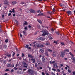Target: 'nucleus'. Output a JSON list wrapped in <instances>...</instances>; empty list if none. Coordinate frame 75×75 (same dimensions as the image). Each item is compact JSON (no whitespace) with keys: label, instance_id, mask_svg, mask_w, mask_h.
Returning <instances> with one entry per match:
<instances>
[{"label":"nucleus","instance_id":"35","mask_svg":"<svg viewBox=\"0 0 75 75\" xmlns=\"http://www.w3.org/2000/svg\"><path fill=\"white\" fill-rule=\"evenodd\" d=\"M21 4H24L25 3L24 2H22L21 3Z\"/></svg>","mask_w":75,"mask_h":75},{"label":"nucleus","instance_id":"62","mask_svg":"<svg viewBox=\"0 0 75 75\" xmlns=\"http://www.w3.org/2000/svg\"><path fill=\"white\" fill-rule=\"evenodd\" d=\"M38 16H41V13H40V14H38Z\"/></svg>","mask_w":75,"mask_h":75},{"label":"nucleus","instance_id":"16","mask_svg":"<svg viewBox=\"0 0 75 75\" xmlns=\"http://www.w3.org/2000/svg\"><path fill=\"white\" fill-rule=\"evenodd\" d=\"M46 45H50V43L49 42H46Z\"/></svg>","mask_w":75,"mask_h":75},{"label":"nucleus","instance_id":"57","mask_svg":"<svg viewBox=\"0 0 75 75\" xmlns=\"http://www.w3.org/2000/svg\"><path fill=\"white\" fill-rule=\"evenodd\" d=\"M11 72H14V70L13 69H12L11 71Z\"/></svg>","mask_w":75,"mask_h":75},{"label":"nucleus","instance_id":"10","mask_svg":"<svg viewBox=\"0 0 75 75\" xmlns=\"http://www.w3.org/2000/svg\"><path fill=\"white\" fill-rule=\"evenodd\" d=\"M67 13L68 14H69L70 15H71V14H72V12L70 11H67Z\"/></svg>","mask_w":75,"mask_h":75},{"label":"nucleus","instance_id":"12","mask_svg":"<svg viewBox=\"0 0 75 75\" xmlns=\"http://www.w3.org/2000/svg\"><path fill=\"white\" fill-rule=\"evenodd\" d=\"M31 60L32 61V62L33 63H35V59L34 58H32L31 59Z\"/></svg>","mask_w":75,"mask_h":75},{"label":"nucleus","instance_id":"3","mask_svg":"<svg viewBox=\"0 0 75 75\" xmlns=\"http://www.w3.org/2000/svg\"><path fill=\"white\" fill-rule=\"evenodd\" d=\"M65 54V52L64 51H62L61 52V56L62 57H64Z\"/></svg>","mask_w":75,"mask_h":75},{"label":"nucleus","instance_id":"4","mask_svg":"<svg viewBox=\"0 0 75 75\" xmlns=\"http://www.w3.org/2000/svg\"><path fill=\"white\" fill-rule=\"evenodd\" d=\"M40 53H41V54H43L44 53V49L42 48H41L40 50V51H39Z\"/></svg>","mask_w":75,"mask_h":75},{"label":"nucleus","instance_id":"9","mask_svg":"<svg viewBox=\"0 0 75 75\" xmlns=\"http://www.w3.org/2000/svg\"><path fill=\"white\" fill-rule=\"evenodd\" d=\"M42 62H45V58H44V56H42Z\"/></svg>","mask_w":75,"mask_h":75},{"label":"nucleus","instance_id":"46","mask_svg":"<svg viewBox=\"0 0 75 75\" xmlns=\"http://www.w3.org/2000/svg\"><path fill=\"white\" fill-rule=\"evenodd\" d=\"M19 11H21V12H22V9L21 8H20Z\"/></svg>","mask_w":75,"mask_h":75},{"label":"nucleus","instance_id":"39","mask_svg":"<svg viewBox=\"0 0 75 75\" xmlns=\"http://www.w3.org/2000/svg\"><path fill=\"white\" fill-rule=\"evenodd\" d=\"M37 13H41V11H40V10H38L37 11Z\"/></svg>","mask_w":75,"mask_h":75},{"label":"nucleus","instance_id":"31","mask_svg":"<svg viewBox=\"0 0 75 75\" xmlns=\"http://www.w3.org/2000/svg\"><path fill=\"white\" fill-rule=\"evenodd\" d=\"M52 70L54 71H56V69H55L52 68Z\"/></svg>","mask_w":75,"mask_h":75},{"label":"nucleus","instance_id":"5","mask_svg":"<svg viewBox=\"0 0 75 75\" xmlns=\"http://www.w3.org/2000/svg\"><path fill=\"white\" fill-rule=\"evenodd\" d=\"M53 67V68H57V67H58L57 64L56 63L54 64Z\"/></svg>","mask_w":75,"mask_h":75},{"label":"nucleus","instance_id":"7","mask_svg":"<svg viewBox=\"0 0 75 75\" xmlns=\"http://www.w3.org/2000/svg\"><path fill=\"white\" fill-rule=\"evenodd\" d=\"M11 66H12V65L11 63H8L7 64V67H11Z\"/></svg>","mask_w":75,"mask_h":75},{"label":"nucleus","instance_id":"61","mask_svg":"<svg viewBox=\"0 0 75 75\" xmlns=\"http://www.w3.org/2000/svg\"><path fill=\"white\" fill-rule=\"evenodd\" d=\"M55 61H53L52 62V64H54V63H55Z\"/></svg>","mask_w":75,"mask_h":75},{"label":"nucleus","instance_id":"21","mask_svg":"<svg viewBox=\"0 0 75 75\" xmlns=\"http://www.w3.org/2000/svg\"><path fill=\"white\" fill-rule=\"evenodd\" d=\"M69 54L70 55L72 56V57H74V55H73L72 53H71V52H69Z\"/></svg>","mask_w":75,"mask_h":75},{"label":"nucleus","instance_id":"40","mask_svg":"<svg viewBox=\"0 0 75 75\" xmlns=\"http://www.w3.org/2000/svg\"><path fill=\"white\" fill-rule=\"evenodd\" d=\"M48 14H51L52 13V12H51V11H49L48 12Z\"/></svg>","mask_w":75,"mask_h":75},{"label":"nucleus","instance_id":"29","mask_svg":"<svg viewBox=\"0 0 75 75\" xmlns=\"http://www.w3.org/2000/svg\"><path fill=\"white\" fill-rule=\"evenodd\" d=\"M60 6H61L62 7L64 6V4H60Z\"/></svg>","mask_w":75,"mask_h":75},{"label":"nucleus","instance_id":"11","mask_svg":"<svg viewBox=\"0 0 75 75\" xmlns=\"http://www.w3.org/2000/svg\"><path fill=\"white\" fill-rule=\"evenodd\" d=\"M29 11L31 13H34V12H35V11L31 9H30Z\"/></svg>","mask_w":75,"mask_h":75},{"label":"nucleus","instance_id":"45","mask_svg":"<svg viewBox=\"0 0 75 75\" xmlns=\"http://www.w3.org/2000/svg\"><path fill=\"white\" fill-rule=\"evenodd\" d=\"M12 11L13 13H14V12H15V11L14 9L12 10Z\"/></svg>","mask_w":75,"mask_h":75},{"label":"nucleus","instance_id":"41","mask_svg":"<svg viewBox=\"0 0 75 75\" xmlns=\"http://www.w3.org/2000/svg\"><path fill=\"white\" fill-rule=\"evenodd\" d=\"M57 71L58 72H60V70H59V69H57Z\"/></svg>","mask_w":75,"mask_h":75},{"label":"nucleus","instance_id":"23","mask_svg":"<svg viewBox=\"0 0 75 75\" xmlns=\"http://www.w3.org/2000/svg\"><path fill=\"white\" fill-rule=\"evenodd\" d=\"M40 32H41L42 33H45L47 32V31L45 30H42Z\"/></svg>","mask_w":75,"mask_h":75},{"label":"nucleus","instance_id":"20","mask_svg":"<svg viewBox=\"0 0 75 75\" xmlns=\"http://www.w3.org/2000/svg\"><path fill=\"white\" fill-rule=\"evenodd\" d=\"M38 22H39V23L40 24L42 23V22L41 21V20H38Z\"/></svg>","mask_w":75,"mask_h":75},{"label":"nucleus","instance_id":"56","mask_svg":"<svg viewBox=\"0 0 75 75\" xmlns=\"http://www.w3.org/2000/svg\"><path fill=\"white\" fill-rule=\"evenodd\" d=\"M4 8L5 9H6L7 8V6H4Z\"/></svg>","mask_w":75,"mask_h":75},{"label":"nucleus","instance_id":"42","mask_svg":"<svg viewBox=\"0 0 75 75\" xmlns=\"http://www.w3.org/2000/svg\"><path fill=\"white\" fill-rule=\"evenodd\" d=\"M56 34H58V35H59V33L58 32H56Z\"/></svg>","mask_w":75,"mask_h":75},{"label":"nucleus","instance_id":"38","mask_svg":"<svg viewBox=\"0 0 75 75\" xmlns=\"http://www.w3.org/2000/svg\"><path fill=\"white\" fill-rule=\"evenodd\" d=\"M38 28H40L41 27V26H40V25H38Z\"/></svg>","mask_w":75,"mask_h":75},{"label":"nucleus","instance_id":"27","mask_svg":"<svg viewBox=\"0 0 75 75\" xmlns=\"http://www.w3.org/2000/svg\"><path fill=\"white\" fill-rule=\"evenodd\" d=\"M53 42L55 44H58V42H57V41H54Z\"/></svg>","mask_w":75,"mask_h":75},{"label":"nucleus","instance_id":"49","mask_svg":"<svg viewBox=\"0 0 75 75\" xmlns=\"http://www.w3.org/2000/svg\"><path fill=\"white\" fill-rule=\"evenodd\" d=\"M42 75H45V73L44 72H42Z\"/></svg>","mask_w":75,"mask_h":75},{"label":"nucleus","instance_id":"28","mask_svg":"<svg viewBox=\"0 0 75 75\" xmlns=\"http://www.w3.org/2000/svg\"><path fill=\"white\" fill-rule=\"evenodd\" d=\"M47 50L48 51H49V52H52V50H51L49 49H47Z\"/></svg>","mask_w":75,"mask_h":75},{"label":"nucleus","instance_id":"48","mask_svg":"<svg viewBox=\"0 0 75 75\" xmlns=\"http://www.w3.org/2000/svg\"><path fill=\"white\" fill-rule=\"evenodd\" d=\"M65 51H68V52H69V50L68 49H66L65 50Z\"/></svg>","mask_w":75,"mask_h":75},{"label":"nucleus","instance_id":"52","mask_svg":"<svg viewBox=\"0 0 75 75\" xmlns=\"http://www.w3.org/2000/svg\"><path fill=\"white\" fill-rule=\"evenodd\" d=\"M24 29H25V30H27V27H25Z\"/></svg>","mask_w":75,"mask_h":75},{"label":"nucleus","instance_id":"30","mask_svg":"<svg viewBox=\"0 0 75 75\" xmlns=\"http://www.w3.org/2000/svg\"><path fill=\"white\" fill-rule=\"evenodd\" d=\"M51 74L52 75H55V73H53V72H51Z\"/></svg>","mask_w":75,"mask_h":75},{"label":"nucleus","instance_id":"14","mask_svg":"<svg viewBox=\"0 0 75 75\" xmlns=\"http://www.w3.org/2000/svg\"><path fill=\"white\" fill-rule=\"evenodd\" d=\"M47 32L42 34V36H45V35H47Z\"/></svg>","mask_w":75,"mask_h":75},{"label":"nucleus","instance_id":"13","mask_svg":"<svg viewBox=\"0 0 75 75\" xmlns=\"http://www.w3.org/2000/svg\"><path fill=\"white\" fill-rule=\"evenodd\" d=\"M40 40H41V41H44V38L42 37H40Z\"/></svg>","mask_w":75,"mask_h":75},{"label":"nucleus","instance_id":"34","mask_svg":"<svg viewBox=\"0 0 75 75\" xmlns=\"http://www.w3.org/2000/svg\"><path fill=\"white\" fill-rule=\"evenodd\" d=\"M49 39H51V40H52V39H53V38H52V37H51V36H50V37H49Z\"/></svg>","mask_w":75,"mask_h":75},{"label":"nucleus","instance_id":"32","mask_svg":"<svg viewBox=\"0 0 75 75\" xmlns=\"http://www.w3.org/2000/svg\"><path fill=\"white\" fill-rule=\"evenodd\" d=\"M26 48H28V47H29V45H26Z\"/></svg>","mask_w":75,"mask_h":75},{"label":"nucleus","instance_id":"22","mask_svg":"<svg viewBox=\"0 0 75 75\" xmlns=\"http://www.w3.org/2000/svg\"><path fill=\"white\" fill-rule=\"evenodd\" d=\"M24 25H27L28 24L27 22L26 21H25V23H24Z\"/></svg>","mask_w":75,"mask_h":75},{"label":"nucleus","instance_id":"60","mask_svg":"<svg viewBox=\"0 0 75 75\" xmlns=\"http://www.w3.org/2000/svg\"><path fill=\"white\" fill-rule=\"evenodd\" d=\"M23 67H25V68H27V66H23Z\"/></svg>","mask_w":75,"mask_h":75},{"label":"nucleus","instance_id":"2","mask_svg":"<svg viewBox=\"0 0 75 75\" xmlns=\"http://www.w3.org/2000/svg\"><path fill=\"white\" fill-rule=\"evenodd\" d=\"M33 46L34 47H36L37 48H40L41 47V45L38 43H36V45H34Z\"/></svg>","mask_w":75,"mask_h":75},{"label":"nucleus","instance_id":"36","mask_svg":"<svg viewBox=\"0 0 75 75\" xmlns=\"http://www.w3.org/2000/svg\"><path fill=\"white\" fill-rule=\"evenodd\" d=\"M15 54H16V53H15V52H13V54L12 55L13 57H14V55H15Z\"/></svg>","mask_w":75,"mask_h":75},{"label":"nucleus","instance_id":"19","mask_svg":"<svg viewBox=\"0 0 75 75\" xmlns=\"http://www.w3.org/2000/svg\"><path fill=\"white\" fill-rule=\"evenodd\" d=\"M28 57H30V58H33V56H32L31 54L28 55Z\"/></svg>","mask_w":75,"mask_h":75},{"label":"nucleus","instance_id":"15","mask_svg":"<svg viewBox=\"0 0 75 75\" xmlns=\"http://www.w3.org/2000/svg\"><path fill=\"white\" fill-rule=\"evenodd\" d=\"M16 3H17V2L16 1H14L13 2L11 3V4L14 5V4H16Z\"/></svg>","mask_w":75,"mask_h":75},{"label":"nucleus","instance_id":"37","mask_svg":"<svg viewBox=\"0 0 75 75\" xmlns=\"http://www.w3.org/2000/svg\"><path fill=\"white\" fill-rule=\"evenodd\" d=\"M14 69L15 70H17V69H18V68H16V67H15L14 68Z\"/></svg>","mask_w":75,"mask_h":75},{"label":"nucleus","instance_id":"26","mask_svg":"<svg viewBox=\"0 0 75 75\" xmlns=\"http://www.w3.org/2000/svg\"><path fill=\"white\" fill-rule=\"evenodd\" d=\"M8 41V39H6L5 40V42H6V43H7Z\"/></svg>","mask_w":75,"mask_h":75},{"label":"nucleus","instance_id":"25","mask_svg":"<svg viewBox=\"0 0 75 75\" xmlns=\"http://www.w3.org/2000/svg\"><path fill=\"white\" fill-rule=\"evenodd\" d=\"M3 48H4V49L6 48H7V46L6 45H4L3 47Z\"/></svg>","mask_w":75,"mask_h":75},{"label":"nucleus","instance_id":"1","mask_svg":"<svg viewBox=\"0 0 75 75\" xmlns=\"http://www.w3.org/2000/svg\"><path fill=\"white\" fill-rule=\"evenodd\" d=\"M28 72L29 73L30 75H34V71L33 70H31V69H29L28 70Z\"/></svg>","mask_w":75,"mask_h":75},{"label":"nucleus","instance_id":"55","mask_svg":"<svg viewBox=\"0 0 75 75\" xmlns=\"http://www.w3.org/2000/svg\"><path fill=\"white\" fill-rule=\"evenodd\" d=\"M73 75H75V71H74L73 72Z\"/></svg>","mask_w":75,"mask_h":75},{"label":"nucleus","instance_id":"44","mask_svg":"<svg viewBox=\"0 0 75 75\" xmlns=\"http://www.w3.org/2000/svg\"><path fill=\"white\" fill-rule=\"evenodd\" d=\"M61 44H62V45H64V43L63 42H61Z\"/></svg>","mask_w":75,"mask_h":75},{"label":"nucleus","instance_id":"18","mask_svg":"<svg viewBox=\"0 0 75 75\" xmlns=\"http://www.w3.org/2000/svg\"><path fill=\"white\" fill-rule=\"evenodd\" d=\"M23 34H24V35H25V34H26V33H27V32H26V30H24L23 31Z\"/></svg>","mask_w":75,"mask_h":75},{"label":"nucleus","instance_id":"59","mask_svg":"<svg viewBox=\"0 0 75 75\" xmlns=\"http://www.w3.org/2000/svg\"><path fill=\"white\" fill-rule=\"evenodd\" d=\"M39 68L40 69H42V67H39Z\"/></svg>","mask_w":75,"mask_h":75},{"label":"nucleus","instance_id":"63","mask_svg":"<svg viewBox=\"0 0 75 75\" xmlns=\"http://www.w3.org/2000/svg\"><path fill=\"white\" fill-rule=\"evenodd\" d=\"M18 66V64H16V67H17Z\"/></svg>","mask_w":75,"mask_h":75},{"label":"nucleus","instance_id":"53","mask_svg":"<svg viewBox=\"0 0 75 75\" xmlns=\"http://www.w3.org/2000/svg\"><path fill=\"white\" fill-rule=\"evenodd\" d=\"M9 71V69H6L5 70V71Z\"/></svg>","mask_w":75,"mask_h":75},{"label":"nucleus","instance_id":"17","mask_svg":"<svg viewBox=\"0 0 75 75\" xmlns=\"http://www.w3.org/2000/svg\"><path fill=\"white\" fill-rule=\"evenodd\" d=\"M66 67H65V69H66V70H67V69H68V68H69V66H68L67 65H66Z\"/></svg>","mask_w":75,"mask_h":75},{"label":"nucleus","instance_id":"6","mask_svg":"<svg viewBox=\"0 0 75 75\" xmlns=\"http://www.w3.org/2000/svg\"><path fill=\"white\" fill-rule=\"evenodd\" d=\"M4 4H6V5H8V1H7V0H4Z\"/></svg>","mask_w":75,"mask_h":75},{"label":"nucleus","instance_id":"51","mask_svg":"<svg viewBox=\"0 0 75 75\" xmlns=\"http://www.w3.org/2000/svg\"><path fill=\"white\" fill-rule=\"evenodd\" d=\"M53 10L54 12H55V9L54 8H53Z\"/></svg>","mask_w":75,"mask_h":75},{"label":"nucleus","instance_id":"64","mask_svg":"<svg viewBox=\"0 0 75 75\" xmlns=\"http://www.w3.org/2000/svg\"><path fill=\"white\" fill-rule=\"evenodd\" d=\"M51 31H52V32H53V31H54V30L53 29H51Z\"/></svg>","mask_w":75,"mask_h":75},{"label":"nucleus","instance_id":"47","mask_svg":"<svg viewBox=\"0 0 75 75\" xmlns=\"http://www.w3.org/2000/svg\"><path fill=\"white\" fill-rule=\"evenodd\" d=\"M20 37L21 38V37H23V35H22L21 33L20 34Z\"/></svg>","mask_w":75,"mask_h":75},{"label":"nucleus","instance_id":"33","mask_svg":"<svg viewBox=\"0 0 75 75\" xmlns=\"http://www.w3.org/2000/svg\"><path fill=\"white\" fill-rule=\"evenodd\" d=\"M7 57H11V54H7Z\"/></svg>","mask_w":75,"mask_h":75},{"label":"nucleus","instance_id":"43","mask_svg":"<svg viewBox=\"0 0 75 75\" xmlns=\"http://www.w3.org/2000/svg\"><path fill=\"white\" fill-rule=\"evenodd\" d=\"M68 72L69 73H71V70L69 69H68Z\"/></svg>","mask_w":75,"mask_h":75},{"label":"nucleus","instance_id":"54","mask_svg":"<svg viewBox=\"0 0 75 75\" xmlns=\"http://www.w3.org/2000/svg\"><path fill=\"white\" fill-rule=\"evenodd\" d=\"M19 70H21V71H22V70H23V69L21 68H19Z\"/></svg>","mask_w":75,"mask_h":75},{"label":"nucleus","instance_id":"8","mask_svg":"<svg viewBox=\"0 0 75 75\" xmlns=\"http://www.w3.org/2000/svg\"><path fill=\"white\" fill-rule=\"evenodd\" d=\"M71 59L73 60L72 62L73 63H74L75 62V58L73 57H72L71 58Z\"/></svg>","mask_w":75,"mask_h":75},{"label":"nucleus","instance_id":"58","mask_svg":"<svg viewBox=\"0 0 75 75\" xmlns=\"http://www.w3.org/2000/svg\"><path fill=\"white\" fill-rule=\"evenodd\" d=\"M24 55L23 53H22V57H24Z\"/></svg>","mask_w":75,"mask_h":75},{"label":"nucleus","instance_id":"24","mask_svg":"<svg viewBox=\"0 0 75 75\" xmlns=\"http://www.w3.org/2000/svg\"><path fill=\"white\" fill-rule=\"evenodd\" d=\"M45 54L46 56H47V57H48V52H46L45 53Z\"/></svg>","mask_w":75,"mask_h":75},{"label":"nucleus","instance_id":"50","mask_svg":"<svg viewBox=\"0 0 75 75\" xmlns=\"http://www.w3.org/2000/svg\"><path fill=\"white\" fill-rule=\"evenodd\" d=\"M23 65H26L27 64L26 63L24 62L23 63Z\"/></svg>","mask_w":75,"mask_h":75}]
</instances>
